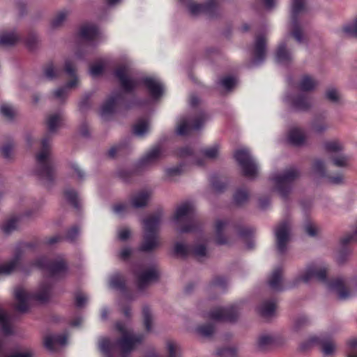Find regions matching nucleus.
<instances>
[{"label":"nucleus","instance_id":"20","mask_svg":"<svg viewBox=\"0 0 357 357\" xmlns=\"http://www.w3.org/2000/svg\"><path fill=\"white\" fill-rule=\"evenodd\" d=\"M128 71L127 66H121L115 69L114 75L119 81L122 89L126 93H131L138 86V82L136 79L128 77Z\"/></svg>","mask_w":357,"mask_h":357},{"label":"nucleus","instance_id":"44","mask_svg":"<svg viewBox=\"0 0 357 357\" xmlns=\"http://www.w3.org/2000/svg\"><path fill=\"white\" fill-rule=\"evenodd\" d=\"M60 120L61 116L59 114H54L48 116L46 124L50 132H54L56 131Z\"/></svg>","mask_w":357,"mask_h":357},{"label":"nucleus","instance_id":"55","mask_svg":"<svg viewBox=\"0 0 357 357\" xmlns=\"http://www.w3.org/2000/svg\"><path fill=\"white\" fill-rule=\"evenodd\" d=\"M342 31L348 36L357 37V18L352 23L345 25Z\"/></svg>","mask_w":357,"mask_h":357},{"label":"nucleus","instance_id":"54","mask_svg":"<svg viewBox=\"0 0 357 357\" xmlns=\"http://www.w3.org/2000/svg\"><path fill=\"white\" fill-rule=\"evenodd\" d=\"M216 354L219 357H235L236 350L232 347H223L217 350Z\"/></svg>","mask_w":357,"mask_h":357},{"label":"nucleus","instance_id":"8","mask_svg":"<svg viewBox=\"0 0 357 357\" xmlns=\"http://www.w3.org/2000/svg\"><path fill=\"white\" fill-rule=\"evenodd\" d=\"M184 219L186 224L180 228L181 233L195 232L200 230V225L195 219V209L192 204L185 202L179 206L174 214V220L179 221Z\"/></svg>","mask_w":357,"mask_h":357},{"label":"nucleus","instance_id":"43","mask_svg":"<svg viewBox=\"0 0 357 357\" xmlns=\"http://www.w3.org/2000/svg\"><path fill=\"white\" fill-rule=\"evenodd\" d=\"M100 348L101 351L107 356V357H114L112 355V350L113 348V344L112 342L107 339L104 338L100 342ZM127 354L122 353V356L121 357H128L126 356Z\"/></svg>","mask_w":357,"mask_h":357},{"label":"nucleus","instance_id":"36","mask_svg":"<svg viewBox=\"0 0 357 357\" xmlns=\"http://www.w3.org/2000/svg\"><path fill=\"white\" fill-rule=\"evenodd\" d=\"M317 84V82L312 76L304 75L298 84V88L303 92L311 91L315 89Z\"/></svg>","mask_w":357,"mask_h":357},{"label":"nucleus","instance_id":"5","mask_svg":"<svg viewBox=\"0 0 357 357\" xmlns=\"http://www.w3.org/2000/svg\"><path fill=\"white\" fill-rule=\"evenodd\" d=\"M228 227H233L240 237L246 242L248 248H254V242L251 239L254 234V229L250 227H243L236 222L229 220H217L215 225V243L218 245H226L228 243L227 237L223 234V231Z\"/></svg>","mask_w":357,"mask_h":357},{"label":"nucleus","instance_id":"51","mask_svg":"<svg viewBox=\"0 0 357 357\" xmlns=\"http://www.w3.org/2000/svg\"><path fill=\"white\" fill-rule=\"evenodd\" d=\"M79 227L77 225H74L68 229L65 237L63 238L70 243L75 242L79 235Z\"/></svg>","mask_w":357,"mask_h":357},{"label":"nucleus","instance_id":"58","mask_svg":"<svg viewBox=\"0 0 357 357\" xmlns=\"http://www.w3.org/2000/svg\"><path fill=\"white\" fill-rule=\"evenodd\" d=\"M202 153L206 158L210 159L215 158L218 154V146L215 145L213 146L204 149L202 151Z\"/></svg>","mask_w":357,"mask_h":357},{"label":"nucleus","instance_id":"10","mask_svg":"<svg viewBox=\"0 0 357 357\" xmlns=\"http://www.w3.org/2000/svg\"><path fill=\"white\" fill-rule=\"evenodd\" d=\"M115 328L122 334V337L116 341V344L123 354H130L134 350L135 346L140 344L144 340L142 334L132 335L129 333L124 324L121 321L116 323Z\"/></svg>","mask_w":357,"mask_h":357},{"label":"nucleus","instance_id":"15","mask_svg":"<svg viewBox=\"0 0 357 357\" xmlns=\"http://www.w3.org/2000/svg\"><path fill=\"white\" fill-rule=\"evenodd\" d=\"M37 246L36 242H31L24 243L20 246L16 248L13 258L7 263L0 265V275L10 274L20 266L23 255L22 248L35 249Z\"/></svg>","mask_w":357,"mask_h":357},{"label":"nucleus","instance_id":"9","mask_svg":"<svg viewBox=\"0 0 357 357\" xmlns=\"http://www.w3.org/2000/svg\"><path fill=\"white\" fill-rule=\"evenodd\" d=\"M300 176L298 170L290 168L282 174L275 175L271 180L275 183V188L283 199H287L291 190L294 181Z\"/></svg>","mask_w":357,"mask_h":357},{"label":"nucleus","instance_id":"3","mask_svg":"<svg viewBox=\"0 0 357 357\" xmlns=\"http://www.w3.org/2000/svg\"><path fill=\"white\" fill-rule=\"evenodd\" d=\"M50 141L47 135L41 140V151L36 156V174L40 178L52 183L55 176V166L50 155Z\"/></svg>","mask_w":357,"mask_h":357},{"label":"nucleus","instance_id":"63","mask_svg":"<svg viewBox=\"0 0 357 357\" xmlns=\"http://www.w3.org/2000/svg\"><path fill=\"white\" fill-rule=\"evenodd\" d=\"M192 150L190 146H183L176 151V155L178 158H185L192 155Z\"/></svg>","mask_w":357,"mask_h":357},{"label":"nucleus","instance_id":"40","mask_svg":"<svg viewBox=\"0 0 357 357\" xmlns=\"http://www.w3.org/2000/svg\"><path fill=\"white\" fill-rule=\"evenodd\" d=\"M211 184L212 188L218 192H224L228 185L226 178H222L216 175H213L211 178Z\"/></svg>","mask_w":357,"mask_h":357},{"label":"nucleus","instance_id":"47","mask_svg":"<svg viewBox=\"0 0 357 357\" xmlns=\"http://www.w3.org/2000/svg\"><path fill=\"white\" fill-rule=\"evenodd\" d=\"M68 13L66 10H63L59 12L56 16L51 21V26L54 29L58 28L62 25L65 20L66 19Z\"/></svg>","mask_w":357,"mask_h":357},{"label":"nucleus","instance_id":"19","mask_svg":"<svg viewBox=\"0 0 357 357\" xmlns=\"http://www.w3.org/2000/svg\"><path fill=\"white\" fill-rule=\"evenodd\" d=\"M315 344L321 346V351L325 355L332 354L335 349V344L331 340L318 336H312L307 341L301 343L300 349L305 351Z\"/></svg>","mask_w":357,"mask_h":357},{"label":"nucleus","instance_id":"37","mask_svg":"<svg viewBox=\"0 0 357 357\" xmlns=\"http://www.w3.org/2000/svg\"><path fill=\"white\" fill-rule=\"evenodd\" d=\"M276 309V303L274 300L264 301L258 307L260 315L263 317H270L273 315Z\"/></svg>","mask_w":357,"mask_h":357},{"label":"nucleus","instance_id":"45","mask_svg":"<svg viewBox=\"0 0 357 357\" xmlns=\"http://www.w3.org/2000/svg\"><path fill=\"white\" fill-rule=\"evenodd\" d=\"M64 197L66 200L74 208H79V200L77 193L73 189H66L64 191Z\"/></svg>","mask_w":357,"mask_h":357},{"label":"nucleus","instance_id":"27","mask_svg":"<svg viewBox=\"0 0 357 357\" xmlns=\"http://www.w3.org/2000/svg\"><path fill=\"white\" fill-rule=\"evenodd\" d=\"M109 286L120 291L126 298L132 299V294L126 287V279L121 273H116L110 277Z\"/></svg>","mask_w":357,"mask_h":357},{"label":"nucleus","instance_id":"49","mask_svg":"<svg viewBox=\"0 0 357 357\" xmlns=\"http://www.w3.org/2000/svg\"><path fill=\"white\" fill-rule=\"evenodd\" d=\"M19 218L17 217H13L5 222L2 226L1 229L5 234H10L14 231L17 227V223Z\"/></svg>","mask_w":357,"mask_h":357},{"label":"nucleus","instance_id":"26","mask_svg":"<svg viewBox=\"0 0 357 357\" xmlns=\"http://www.w3.org/2000/svg\"><path fill=\"white\" fill-rule=\"evenodd\" d=\"M357 241V229L354 232L346 235L340 240L341 248L339 250L337 261L339 263H343L346 261L347 256L351 252L349 248V244Z\"/></svg>","mask_w":357,"mask_h":357},{"label":"nucleus","instance_id":"17","mask_svg":"<svg viewBox=\"0 0 357 357\" xmlns=\"http://www.w3.org/2000/svg\"><path fill=\"white\" fill-rule=\"evenodd\" d=\"M238 316V310L236 305L226 307H217L211 310L208 314L210 319L218 321H235Z\"/></svg>","mask_w":357,"mask_h":357},{"label":"nucleus","instance_id":"6","mask_svg":"<svg viewBox=\"0 0 357 357\" xmlns=\"http://www.w3.org/2000/svg\"><path fill=\"white\" fill-rule=\"evenodd\" d=\"M146 102V100L139 99L135 95H133L130 100H126L123 93H115L109 96L101 107L100 115L105 117L112 114L117 105L128 109L135 107L143 106Z\"/></svg>","mask_w":357,"mask_h":357},{"label":"nucleus","instance_id":"23","mask_svg":"<svg viewBox=\"0 0 357 357\" xmlns=\"http://www.w3.org/2000/svg\"><path fill=\"white\" fill-rule=\"evenodd\" d=\"M140 84L147 89L153 99L158 100L163 94L164 89L162 84L153 77H143L140 79Z\"/></svg>","mask_w":357,"mask_h":357},{"label":"nucleus","instance_id":"31","mask_svg":"<svg viewBox=\"0 0 357 357\" xmlns=\"http://www.w3.org/2000/svg\"><path fill=\"white\" fill-rule=\"evenodd\" d=\"M150 197L147 190H141L130 197V202L133 208H139L146 206Z\"/></svg>","mask_w":357,"mask_h":357},{"label":"nucleus","instance_id":"1","mask_svg":"<svg viewBox=\"0 0 357 357\" xmlns=\"http://www.w3.org/2000/svg\"><path fill=\"white\" fill-rule=\"evenodd\" d=\"M327 272L326 267H318L314 264H310L307 266L305 272L295 280L294 286L300 281L307 283L315 279L325 284L330 290L335 291L340 299L348 298L350 296V292L345 287L344 281L340 278L329 280L327 278Z\"/></svg>","mask_w":357,"mask_h":357},{"label":"nucleus","instance_id":"53","mask_svg":"<svg viewBox=\"0 0 357 357\" xmlns=\"http://www.w3.org/2000/svg\"><path fill=\"white\" fill-rule=\"evenodd\" d=\"M190 254L195 257H205L207 254L206 247L203 244L195 245L190 248Z\"/></svg>","mask_w":357,"mask_h":357},{"label":"nucleus","instance_id":"52","mask_svg":"<svg viewBox=\"0 0 357 357\" xmlns=\"http://www.w3.org/2000/svg\"><path fill=\"white\" fill-rule=\"evenodd\" d=\"M273 343V339L268 335H261L259 337L257 345L259 349L265 350Z\"/></svg>","mask_w":357,"mask_h":357},{"label":"nucleus","instance_id":"29","mask_svg":"<svg viewBox=\"0 0 357 357\" xmlns=\"http://www.w3.org/2000/svg\"><path fill=\"white\" fill-rule=\"evenodd\" d=\"M162 156L163 153L160 147L155 146L139 160L138 165L139 167H145L156 162Z\"/></svg>","mask_w":357,"mask_h":357},{"label":"nucleus","instance_id":"13","mask_svg":"<svg viewBox=\"0 0 357 357\" xmlns=\"http://www.w3.org/2000/svg\"><path fill=\"white\" fill-rule=\"evenodd\" d=\"M326 152L331 154L333 164L338 167H347L349 165V157L342 154L343 146L337 140L328 141L324 143Z\"/></svg>","mask_w":357,"mask_h":357},{"label":"nucleus","instance_id":"39","mask_svg":"<svg viewBox=\"0 0 357 357\" xmlns=\"http://www.w3.org/2000/svg\"><path fill=\"white\" fill-rule=\"evenodd\" d=\"M249 198L248 190L245 188H238L233 195V200L236 206H241L245 204Z\"/></svg>","mask_w":357,"mask_h":357},{"label":"nucleus","instance_id":"33","mask_svg":"<svg viewBox=\"0 0 357 357\" xmlns=\"http://www.w3.org/2000/svg\"><path fill=\"white\" fill-rule=\"evenodd\" d=\"M67 342V337L65 334L56 335H48L44 339V346L51 351L55 350V344L64 345Z\"/></svg>","mask_w":357,"mask_h":357},{"label":"nucleus","instance_id":"46","mask_svg":"<svg viewBox=\"0 0 357 357\" xmlns=\"http://www.w3.org/2000/svg\"><path fill=\"white\" fill-rule=\"evenodd\" d=\"M142 314L144 317V325L147 332H150L152 328V317L151 311L149 307L144 306L142 309Z\"/></svg>","mask_w":357,"mask_h":357},{"label":"nucleus","instance_id":"38","mask_svg":"<svg viewBox=\"0 0 357 357\" xmlns=\"http://www.w3.org/2000/svg\"><path fill=\"white\" fill-rule=\"evenodd\" d=\"M65 71L73 79L68 82L64 87H66V89L75 87L77 84V78L76 77L75 68L70 61H66Z\"/></svg>","mask_w":357,"mask_h":357},{"label":"nucleus","instance_id":"28","mask_svg":"<svg viewBox=\"0 0 357 357\" xmlns=\"http://www.w3.org/2000/svg\"><path fill=\"white\" fill-rule=\"evenodd\" d=\"M266 38L262 35H258L256 37L253 49V59L255 63L262 62L266 56Z\"/></svg>","mask_w":357,"mask_h":357},{"label":"nucleus","instance_id":"24","mask_svg":"<svg viewBox=\"0 0 357 357\" xmlns=\"http://www.w3.org/2000/svg\"><path fill=\"white\" fill-rule=\"evenodd\" d=\"M312 169L314 173L321 177H326L328 179L329 182L333 184H340L343 182L344 176L341 174H337L335 176L328 175L326 172L325 165L322 160L316 159L312 165Z\"/></svg>","mask_w":357,"mask_h":357},{"label":"nucleus","instance_id":"32","mask_svg":"<svg viewBox=\"0 0 357 357\" xmlns=\"http://www.w3.org/2000/svg\"><path fill=\"white\" fill-rule=\"evenodd\" d=\"M292 57L291 53L287 50L285 42L281 43L275 52V61L280 64L287 65L291 63Z\"/></svg>","mask_w":357,"mask_h":357},{"label":"nucleus","instance_id":"14","mask_svg":"<svg viewBox=\"0 0 357 357\" xmlns=\"http://www.w3.org/2000/svg\"><path fill=\"white\" fill-rule=\"evenodd\" d=\"M19 41H23L27 48L30 50H33L36 47L38 38L36 34L32 31L24 39H22L21 36L14 32L5 33L0 36L1 45H13Z\"/></svg>","mask_w":357,"mask_h":357},{"label":"nucleus","instance_id":"4","mask_svg":"<svg viewBox=\"0 0 357 357\" xmlns=\"http://www.w3.org/2000/svg\"><path fill=\"white\" fill-rule=\"evenodd\" d=\"M52 288V285L48 282L43 283L36 293H28L23 288L17 287L14 291V296L17 302L15 305V309L19 312L25 313L29 309L28 303L29 300L33 299L40 302L48 301Z\"/></svg>","mask_w":357,"mask_h":357},{"label":"nucleus","instance_id":"30","mask_svg":"<svg viewBox=\"0 0 357 357\" xmlns=\"http://www.w3.org/2000/svg\"><path fill=\"white\" fill-rule=\"evenodd\" d=\"M99 30L96 25L86 24L81 26L78 35L79 36L89 42L94 41L98 36Z\"/></svg>","mask_w":357,"mask_h":357},{"label":"nucleus","instance_id":"7","mask_svg":"<svg viewBox=\"0 0 357 357\" xmlns=\"http://www.w3.org/2000/svg\"><path fill=\"white\" fill-rule=\"evenodd\" d=\"M31 266L47 272L52 278H63L68 269L67 262L60 256L55 259L45 256L38 257L31 262Z\"/></svg>","mask_w":357,"mask_h":357},{"label":"nucleus","instance_id":"25","mask_svg":"<svg viewBox=\"0 0 357 357\" xmlns=\"http://www.w3.org/2000/svg\"><path fill=\"white\" fill-rule=\"evenodd\" d=\"M137 276V286L139 290H144L150 283L158 280L159 273L155 268H150L140 274L135 273Z\"/></svg>","mask_w":357,"mask_h":357},{"label":"nucleus","instance_id":"42","mask_svg":"<svg viewBox=\"0 0 357 357\" xmlns=\"http://www.w3.org/2000/svg\"><path fill=\"white\" fill-rule=\"evenodd\" d=\"M311 128L312 130L317 133H321L325 131L328 126L325 122L324 118L322 116L315 117L311 122Z\"/></svg>","mask_w":357,"mask_h":357},{"label":"nucleus","instance_id":"35","mask_svg":"<svg viewBox=\"0 0 357 357\" xmlns=\"http://www.w3.org/2000/svg\"><path fill=\"white\" fill-rule=\"evenodd\" d=\"M305 135L303 131L298 128H293L288 132V140L294 146H301L305 141Z\"/></svg>","mask_w":357,"mask_h":357},{"label":"nucleus","instance_id":"61","mask_svg":"<svg viewBox=\"0 0 357 357\" xmlns=\"http://www.w3.org/2000/svg\"><path fill=\"white\" fill-rule=\"evenodd\" d=\"M310 323V321L307 317L305 316H300L298 317L294 323V328L296 331H298L301 329L303 327L308 325Z\"/></svg>","mask_w":357,"mask_h":357},{"label":"nucleus","instance_id":"34","mask_svg":"<svg viewBox=\"0 0 357 357\" xmlns=\"http://www.w3.org/2000/svg\"><path fill=\"white\" fill-rule=\"evenodd\" d=\"M282 268L281 267H277L275 268L271 273L268 279L269 287L275 291H282L283 287L282 285Z\"/></svg>","mask_w":357,"mask_h":357},{"label":"nucleus","instance_id":"57","mask_svg":"<svg viewBox=\"0 0 357 357\" xmlns=\"http://www.w3.org/2000/svg\"><path fill=\"white\" fill-rule=\"evenodd\" d=\"M44 74L48 79H52L58 76L57 72L54 70L52 62L47 63L44 67Z\"/></svg>","mask_w":357,"mask_h":357},{"label":"nucleus","instance_id":"16","mask_svg":"<svg viewBox=\"0 0 357 357\" xmlns=\"http://www.w3.org/2000/svg\"><path fill=\"white\" fill-rule=\"evenodd\" d=\"M188 9L193 15L204 13L211 18L217 17L220 13V6L216 0H208L204 3H192L188 5Z\"/></svg>","mask_w":357,"mask_h":357},{"label":"nucleus","instance_id":"41","mask_svg":"<svg viewBox=\"0 0 357 357\" xmlns=\"http://www.w3.org/2000/svg\"><path fill=\"white\" fill-rule=\"evenodd\" d=\"M149 130V123L146 120L139 119L132 127L133 133L139 137H142Z\"/></svg>","mask_w":357,"mask_h":357},{"label":"nucleus","instance_id":"12","mask_svg":"<svg viewBox=\"0 0 357 357\" xmlns=\"http://www.w3.org/2000/svg\"><path fill=\"white\" fill-rule=\"evenodd\" d=\"M305 10V0H292L291 10V34L299 43L304 42L303 31L299 23V15L304 12Z\"/></svg>","mask_w":357,"mask_h":357},{"label":"nucleus","instance_id":"21","mask_svg":"<svg viewBox=\"0 0 357 357\" xmlns=\"http://www.w3.org/2000/svg\"><path fill=\"white\" fill-rule=\"evenodd\" d=\"M204 122V115L203 114L191 119L190 122L186 120H182L177 127V133L179 135H187L191 130L200 129Z\"/></svg>","mask_w":357,"mask_h":357},{"label":"nucleus","instance_id":"59","mask_svg":"<svg viewBox=\"0 0 357 357\" xmlns=\"http://www.w3.org/2000/svg\"><path fill=\"white\" fill-rule=\"evenodd\" d=\"M221 85L227 90H231L236 84V80L234 77L228 76L223 77L220 81Z\"/></svg>","mask_w":357,"mask_h":357},{"label":"nucleus","instance_id":"22","mask_svg":"<svg viewBox=\"0 0 357 357\" xmlns=\"http://www.w3.org/2000/svg\"><path fill=\"white\" fill-rule=\"evenodd\" d=\"M287 101L296 111H307L312 106L311 98L305 93L288 96Z\"/></svg>","mask_w":357,"mask_h":357},{"label":"nucleus","instance_id":"64","mask_svg":"<svg viewBox=\"0 0 357 357\" xmlns=\"http://www.w3.org/2000/svg\"><path fill=\"white\" fill-rule=\"evenodd\" d=\"M13 148V144L11 142H8V143L4 144L0 149V153L3 158L8 159L10 158Z\"/></svg>","mask_w":357,"mask_h":357},{"label":"nucleus","instance_id":"11","mask_svg":"<svg viewBox=\"0 0 357 357\" xmlns=\"http://www.w3.org/2000/svg\"><path fill=\"white\" fill-rule=\"evenodd\" d=\"M234 158L242 169L243 175L254 178L258 172L257 165L247 149H240L234 151Z\"/></svg>","mask_w":357,"mask_h":357},{"label":"nucleus","instance_id":"50","mask_svg":"<svg viewBox=\"0 0 357 357\" xmlns=\"http://www.w3.org/2000/svg\"><path fill=\"white\" fill-rule=\"evenodd\" d=\"M190 246L185 245L181 243H176L174 245V253L182 257H187L190 254Z\"/></svg>","mask_w":357,"mask_h":357},{"label":"nucleus","instance_id":"48","mask_svg":"<svg viewBox=\"0 0 357 357\" xmlns=\"http://www.w3.org/2000/svg\"><path fill=\"white\" fill-rule=\"evenodd\" d=\"M215 331V326L212 324H205L197 328V332L204 337H211Z\"/></svg>","mask_w":357,"mask_h":357},{"label":"nucleus","instance_id":"2","mask_svg":"<svg viewBox=\"0 0 357 357\" xmlns=\"http://www.w3.org/2000/svg\"><path fill=\"white\" fill-rule=\"evenodd\" d=\"M161 218V213L158 212L143 220L144 235L139 248L140 251L151 252L159 246L158 231Z\"/></svg>","mask_w":357,"mask_h":357},{"label":"nucleus","instance_id":"62","mask_svg":"<svg viewBox=\"0 0 357 357\" xmlns=\"http://www.w3.org/2000/svg\"><path fill=\"white\" fill-rule=\"evenodd\" d=\"M227 279L223 276H216L211 282V285L213 287H219L222 289L226 287L227 284Z\"/></svg>","mask_w":357,"mask_h":357},{"label":"nucleus","instance_id":"18","mask_svg":"<svg viewBox=\"0 0 357 357\" xmlns=\"http://www.w3.org/2000/svg\"><path fill=\"white\" fill-rule=\"evenodd\" d=\"M290 223L288 220L280 222L275 227L277 250L280 254H284L289 240Z\"/></svg>","mask_w":357,"mask_h":357},{"label":"nucleus","instance_id":"60","mask_svg":"<svg viewBox=\"0 0 357 357\" xmlns=\"http://www.w3.org/2000/svg\"><path fill=\"white\" fill-rule=\"evenodd\" d=\"M0 113L8 119H11L14 116V112L12 107L8 105H2L0 107Z\"/></svg>","mask_w":357,"mask_h":357},{"label":"nucleus","instance_id":"56","mask_svg":"<svg viewBox=\"0 0 357 357\" xmlns=\"http://www.w3.org/2000/svg\"><path fill=\"white\" fill-rule=\"evenodd\" d=\"M128 143L126 142H124L123 143L111 147L107 151L108 157L114 158L117 153H120L123 149H126Z\"/></svg>","mask_w":357,"mask_h":357}]
</instances>
